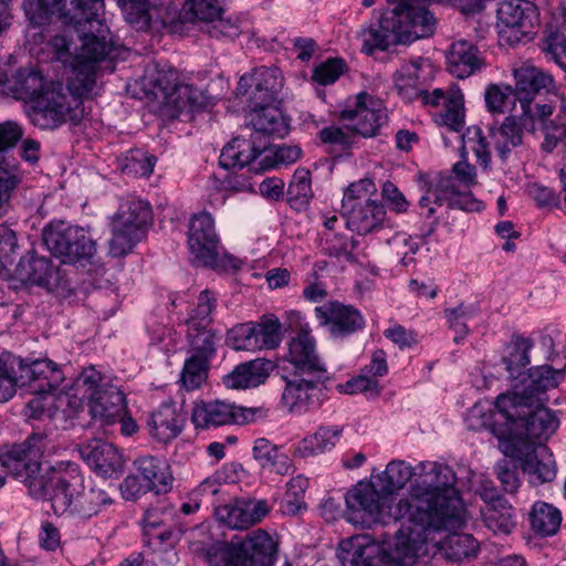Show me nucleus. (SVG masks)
Wrapping results in <instances>:
<instances>
[{
  "label": "nucleus",
  "instance_id": "obj_1",
  "mask_svg": "<svg viewBox=\"0 0 566 566\" xmlns=\"http://www.w3.org/2000/svg\"><path fill=\"white\" fill-rule=\"evenodd\" d=\"M418 479L411 486L408 497L401 499L396 509L413 510L420 518H429L449 528L464 523L465 509L454 489L457 476L453 470L438 462H421Z\"/></svg>",
  "mask_w": 566,
  "mask_h": 566
},
{
  "label": "nucleus",
  "instance_id": "obj_2",
  "mask_svg": "<svg viewBox=\"0 0 566 566\" xmlns=\"http://www.w3.org/2000/svg\"><path fill=\"white\" fill-rule=\"evenodd\" d=\"M431 0H387L388 8L378 24L365 33L364 50L373 54L391 45L410 44L428 38L436 30L437 20L428 7Z\"/></svg>",
  "mask_w": 566,
  "mask_h": 566
},
{
  "label": "nucleus",
  "instance_id": "obj_3",
  "mask_svg": "<svg viewBox=\"0 0 566 566\" xmlns=\"http://www.w3.org/2000/svg\"><path fill=\"white\" fill-rule=\"evenodd\" d=\"M565 377V369H554L548 365L528 369L522 379V388L514 385L513 392L501 394L496 398L499 412L511 421H522L524 424L558 423L556 415L543 405L535 403V396L555 388Z\"/></svg>",
  "mask_w": 566,
  "mask_h": 566
},
{
  "label": "nucleus",
  "instance_id": "obj_4",
  "mask_svg": "<svg viewBox=\"0 0 566 566\" xmlns=\"http://www.w3.org/2000/svg\"><path fill=\"white\" fill-rule=\"evenodd\" d=\"M250 124L253 127L250 142L235 137L223 147L220 166L240 168L252 164L262 153L270 150L269 137H284L290 129L289 120L273 104L264 106L251 105Z\"/></svg>",
  "mask_w": 566,
  "mask_h": 566
},
{
  "label": "nucleus",
  "instance_id": "obj_5",
  "mask_svg": "<svg viewBox=\"0 0 566 566\" xmlns=\"http://www.w3.org/2000/svg\"><path fill=\"white\" fill-rule=\"evenodd\" d=\"M497 438L499 449L505 457L520 461L521 469L533 483L551 482L556 476L554 460L539 461L536 449L544 446L553 427H491Z\"/></svg>",
  "mask_w": 566,
  "mask_h": 566
},
{
  "label": "nucleus",
  "instance_id": "obj_6",
  "mask_svg": "<svg viewBox=\"0 0 566 566\" xmlns=\"http://www.w3.org/2000/svg\"><path fill=\"white\" fill-rule=\"evenodd\" d=\"M48 446L46 433L39 431L21 444L0 449L1 465L11 474L22 478L29 494L34 499H46L54 482L55 469L51 465L43 467L38 460L45 453Z\"/></svg>",
  "mask_w": 566,
  "mask_h": 566
},
{
  "label": "nucleus",
  "instance_id": "obj_7",
  "mask_svg": "<svg viewBox=\"0 0 566 566\" xmlns=\"http://www.w3.org/2000/svg\"><path fill=\"white\" fill-rule=\"evenodd\" d=\"M452 174L439 176L436 184L430 187L424 196L419 200V207L423 210L422 214L427 219H432L428 234H431L438 224L439 218L434 217L437 207L444 203L450 209H460L464 211H479L481 202L473 198L469 191H461L455 181L458 180L463 188H470L478 184L475 167L467 161H458L452 167Z\"/></svg>",
  "mask_w": 566,
  "mask_h": 566
},
{
  "label": "nucleus",
  "instance_id": "obj_8",
  "mask_svg": "<svg viewBox=\"0 0 566 566\" xmlns=\"http://www.w3.org/2000/svg\"><path fill=\"white\" fill-rule=\"evenodd\" d=\"M45 500L51 502L54 514H70L81 518H90L113 503L109 492L101 486L85 490L82 475L61 476L57 472Z\"/></svg>",
  "mask_w": 566,
  "mask_h": 566
},
{
  "label": "nucleus",
  "instance_id": "obj_9",
  "mask_svg": "<svg viewBox=\"0 0 566 566\" xmlns=\"http://www.w3.org/2000/svg\"><path fill=\"white\" fill-rule=\"evenodd\" d=\"M396 520H405L396 531L395 544L391 551L392 559L400 566H413L417 559L426 553V544L431 533L449 527L436 524L432 517L420 518L418 512L397 510Z\"/></svg>",
  "mask_w": 566,
  "mask_h": 566
},
{
  "label": "nucleus",
  "instance_id": "obj_10",
  "mask_svg": "<svg viewBox=\"0 0 566 566\" xmlns=\"http://www.w3.org/2000/svg\"><path fill=\"white\" fill-rule=\"evenodd\" d=\"M188 243L190 253L207 268L220 272L239 268V260L227 254L219 245L213 220L207 212L196 214L191 219Z\"/></svg>",
  "mask_w": 566,
  "mask_h": 566
},
{
  "label": "nucleus",
  "instance_id": "obj_11",
  "mask_svg": "<svg viewBox=\"0 0 566 566\" xmlns=\"http://www.w3.org/2000/svg\"><path fill=\"white\" fill-rule=\"evenodd\" d=\"M347 521L361 527H369L374 523H386L387 511L391 510L389 497L378 488L374 478L360 481L353 486L345 496Z\"/></svg>",
  "mask_w": 566,
  "mask_h": 566
},
{
  "label": "nucleus",
  "instance_id": "obj_12",
  "mask_svg": "<svg viewBox=\"0 0 566 566\" xmlns=\"http://www.w3.org/2000/svg\"><path fill=\"white\" fill-rule=\"evenodd\" d=\"M151 219V210L143 200H128L120 206L113 220V237L109 253L113 256L127 254L142 239L144 228Z\"/></svg>",
  "mask_w": 566,
  "mask_h": 566
},
{
  "label": "nucleus",
  "instance_id": "obj_13",
  "mask_svg": "<svg viewBox=\"0 0 566 566\" xmlns=\"http://www.w3.org/2000/svg\"><path fill=\"white\" fill-rule=\"evenodd\" d=\"M82 116L83 108H80V102L73 98L72 103L60 83L48 86L38 98H34L30 112L32 123L42 129H54L67 119L76 122Z\"/></svg>",
  "mask_w": 566,
  "mask_h": 566
},
{
  "label": "nucleus",
  "instance_id": "obj_14",
  "mask_svg": "<svg viewBox=\"0 0 566 566\" xmlns=\"http://www.w3.org/2000/svg\"><path fill=\"white\" fill-rule=\"evenodd\" d=\"M42 238L48 250L64 263L90 260L96 252L95 242L83 228L64 222L45 227Z\"/></svg>",
  "mask_w": 566,
  "mask_h": 566
},
{
  "label": "nucleus",
  "instance_id": "obj_15",
  "mask_svg": "<svg viewBox=\"0 0 566 566\" xmlns=\"http://www.w3.org/2000/svg\"><path fill=\"white\" fill-rule=\"evenodd\" d=\"M104 7L103 0H27L25 12L36 24L56 14L65 24L82 25L94 19Z\"/></svg>",
  "mask_w": 566,
  "mask_h": 566
},
{
  "label": "nucleus",
  "instance_id": "obj_16",
  "mask_svg": "<svg viewBox=\"0 0 566 566\" xmlns=\"http://www.w3.org/2000/svg\"><path fill=\"white\" fill-rule=\"evenodd\" d=\"M126 7V19L138 29L163 27L171 32L182 31L184 9L172 0H124Z\"/></svg>",
  "mask_w": 566,
  "mask_h": 566
},
{
  "label": "nucleus",
  "instance_id": "obj_17",
  "mask_svg": "<svg viewBox=\"0 0 566 566\" xmlns=\"http://www.w3.org/2000/svg\"><path fill=\"white\" fill-rule=\"evenodd\" d=\"M12 373L14 390L28 387L36 395L55 390L64 380L62 370L50 359L12 357Z\"/></svg>",
  "mask_w": 566,
  "mask_h": 566
},
{
  "label": "nucleus",
  "instance_id": "obj_18",
  "mask_svg": "<svg viewBox=\"0 0 566 566\" xmlns=\"http://www.w3.org/2000/svg\"><path fill=\"white\" fill-rule=\"evenodd\" d=\"M155 85L163 93L161 113L168 118H178L180 115H190L192 112L206 106L202 92L189 84L177 82L175 72L159 74Z\"/></svg>",
  "mask_w": 566,
  "mask_h": 566
},
{
  "label": "nucleus",
  "instance_id": "obj_19",
  "mask_svg": "<svg viewBox=\"0 0 566 566\" xmlns=\"http://www.w3.org/2000/svg\"><path fill=\"white\" fill-rule=\"evenodd\" d=\"M340 119L347 122L346 128L365 138L374 137L387 120V112L381 101L366 92L355 97L354 107L343 109Z\"/></svg>",
  "mask_w": 566,
  "mask_h": 566
},
{
  "label": "nucleus",
  "instance_id": "obj_20",
  "mask_svg": "<svg viewBox=\"0 0 566 566\" xmlns=\"http://www.w3.org/2000/svg\"><path fill=\"white\" fill-rule=\"evenodd\" d=\"M422 63L423 59L419 57L401 64L394 74L395 88L405 101L420 98L424 105L438 106L440 97H443V90L436 88L432 93L428 92L422 76Z\"/></svg>",
  "mask_w": 566,
  "mask_h": 566
},
{
  "label": "nucleus",
  "instance_id": "obj_21",
  "mask_svg": "<svg viewBox=\"0 0 566 566\" xmlns=\"http://www.w3.org/2000/svg\"><path fill=\"white\" fill-rule=\"evenodd\" d=\"M88 408L95 421L114 424H135L127 411L125 394L115 386H103L99 390L88 394Z\"/></svg>",
  "mask_w": 566,
  "mask_h": 566
},
{
  "label": "nucleus",
  "instance_id": "obj_22",
  "mask_svg": "<svg viewBox=\"0 0 566 566\" xmlns=\"http://www.w3.org/2000/svg\"><path fill=\"white\" fill-rule=\"evenodd\" d=\"M316 317L322 325L328 326L334 337H343L361 329L365 321L352 305L339 302H327L315 308Z\"/></svg>",
  "mask_w": 566,
  "mask_h": 566
},
{
  "label": "nucleus",
  "instance_id": "obj_23",
  "mask_svg": "<svg viewBox=\"0 0 566 566\" xmlns=\"http://www.w3.org/2000/svg\"><path fill=\"white\" fill-rule=\"evenodd\" d=\"M81 457L88 467L103 478H112L124 469V459L112 443L94 439L80 446Z\"/></svg>",
  "mask_w": 566,
  "mask_h": 566
},
{
  "label": "nucleus",
  "instance_id": "obj_24",
  "mask_svg": "<svg viewBox=\"0 0 566 566\" xmlns=\"http://www.w3.org/2000/svg\"><path fill=\"white\" fill-rule=\"evenodd\" d=\"M14 277L23 284L38 285L48 291L61 283V273L52 262L43 256L30 255L20 259L14 269Z\"/></svg>",
  "mask_w": 566,
  "mask_h": 566
},
{
  "label": "nucleus",
  "instance_id": "obj_25",
  "mask_svg": "<svg viewBox=\"0 0 566 566\" xmlns=\"http://www.w3.org/2000/svg\"><path fill=\"white\" fill-rule=\"evenodd\" d=\"M239 557L249 566H273L277 556V542L265 531L254 530L244 539L237 541Z\"/></svg>",
  "mask_w": 566,
  "mask_h": 566
},
{
  "label": "nucleus",
  "instance_id": "obj_26",
  "mask_svg": "<svg viewBox=\"0 0 566 566\" xmlns=\"http://www.w3.org/2000/svg\"><path fill=\"white\" fill-rule=\"evenodd\" d=\"M75 30L81 34L82 52L76 61L81 63L97 62L104 60L111 54L112 46L105 39L106 28L99 19V11L94 19L83 21L82 25H74Z\"/></svg>",
  "mask_w": 566,
  "mask_h": 566
},
{
  "label": "nucleus",
  "instance_id": "obj_27",
  "mask_svg": "<svg viewBox=\"0 0 566 566\" xmlns=\"http://www.w3.org/2000/svg\"><path fill=\"white\" fill-rule=\"evenodd\" d=\"M249 81L254 84V91L250 96V105L264 106L274 104L283 87V78L277 67L260 66L254 69L249 76H242L239 86L248 85Z\"/></svg>",
  "mask_w": 566,
  "mask_h": 566
},
{
  "label": "nucleus",
  "instance_id": "obj_28",
  "mask_svg": "<svg viewBox=\"0 0 566 566\" xmlns=\"http://www.w3.org/2000/svg\"><path fill=\"white\" fill-rule=\"evenodd\" d=\"M536 9L533 3L525 0H510L501 3L496 13L499 23L510 29L511 36L520 40L534 32Z\"/></svg>",
  "mask_w": 566,
  "mask_h": 566
},
{
  "label": "nucleus",
  "instance_id": "obj_29",
  "mask_svg": "<svg viewBox=\"0 0 566 566\" xmlns=\"http://www.w3.org/2000/svg\"><path fill=\"white\" fill-rule=\"evenodd\" d=\"M274 368L271 360L253 359L241 363L228 375L223 376V385L230 389H249L263 384Z\"/></svg>",
  "mask_w": 566,
  "mask_h": 566
},
{
  "label": "nucleus",
  "instance_id": "obj_30",
  "mask_svg": "<svg viewBox=\"0 0 566 566\" xmlns=\"http://www.w3.org/2000/svg\"><path fill=\"white\" fill-rule=\"evenodd\" d=\"M514 78L516 92L524 99L555 88L554 78L549 73L528 63H523L514 70Z\"/></svg>",
  "mask_w": 566,
  "mask_h": 566
},
{
  "label": "nucleus",
  "instance_id": "obj_31",
  "mask_svg": "<svg viewBox=\"0 0 566 566\" xmlns=\"http://www.w3.org/2000/svg\"><path fill=\"white\" fill-rule=\"evenodd\" d=\"M447 61L448 71L458 78L469 77L483 65L478 48L465 40L451 45Z\"/></svg>",
  "mask_w": 566,
  "mask_h": 566
},
{
  "label": "nucleus",
  "instance_id": "obj_32",
  "mask_svg": "<svg viewBox=\"0 0 566 566\" xmlns=\"http://www.w3.org/2000/svg\"><path fill=\"white\" fill-rule=\"evenodd\" d=\"M135 464L149 491L159 494L167 493L171 489L174 478L166 460L146 455L137 459Z\"/></svg>",
  "mask_w": 566,
  "mask_h": 566
},
{
  "label": "nucleus",
  "instance_id": "obj_33",
  "mask_svg": "<svg viewBox=\"0 0 566 566\" xmlns=\"http://www.w3.org/2000/svg\"><path fill=\"white\" fill-rule=\"evenodd\" d=\"M342 213L347 217V224L363 234L369 233L379 227L385 218L382 205L369 199L365 200L364 206L353 203L346 209H342Z\"/></svg>",
  "mask_w": 566,
  "mask_h": 566
},
{
  "label": "nucleus",
  "instance_id": "obj_34",
  "mask_svg": "<svg viewBox=\"0 0 566 566\" xmlns=\"http://www.w3.org/2000/svg\"><path fill=\"white\" fill-rule=\"evenodd\" d=\"M290 357L302 373L326 375L324 365L315 354V343L308 333L302 332L290 343Z\"/></svg>",
  "mask_w": 566,
  "mask_h": 566
},
{
  "label": "nucleus",
  "instance_id": "obj_35",
  "mask_svg": "<svg viewBox=\"0 0 566 566\" xmlns=\"http://www.w3.org/2000/svg\"><path fill=\"white\" fill-rule=\"evenodd\" d=\"M532 346L533 343L530 339L520 336L513 337L506 345L500 365L503 366L511 380H516L524 375V370L530 364L528 353Z\"/></svg>",
  "mask_w": 566,
  "mask_h": 566
},
{
  "label": "nucleus",
  "instance_id": "obj_36",
  "mask_svg": "<svg viewBox=\"0 0 566 566\" xmlns=\"http://www.w3.org/2000/svg\"><path fill=\"white\" fill-rule=\"evenodd\" d=\"M326 378V375L312 374L311 378H294L286 380L282 395V402L289 411H300L310 400V390H313Z\"/></svg>",
  "mask_w": 566,
  "mask_h": 566
},
{
  "label": "nucleus",
  "instance_id": "obj_37",
  "mask_svg": "<svg viewBox=\"0 0 566 566\" xmlns=\"http://www.w3.org/2000/svg\"><path fill=\"white\" fill-rule=\"evenodd\" d=\"M418 467L412 469L411 465L402 460H394L389 462L386 470L374 476L378 483V488L389 497L397 491L401 490L415 475L418 478Z\"/></svg>",
  "mask_w": 566,
  "mask_h": 566
},
{
  "label": "nucleus",
  "instance_id": "obj_38",
  "mask_svg": "<svg viewBox=\"0 0 566 566\" xmlns=\"http://www.w3.org/2000/svg\"><path fill=\"white\" fill-rule=\"evenodd\" d=\"M191 419L195 424H234V405L214 400L193 407Z\"/></svg>",
  "mask_w": 566,
  "mask_h": 566
},
{
  "label": "nucleus",
  "instance_id": "obj_39",
  "mask_svg": "<svg viewBox=\"0 0 566 566\" xmlns=\"http://www.w3.org/2000/svg\"><path fill=\"white\" fill-rule=\"evenodd\" d=\"M490 137L504 160L513 148L523 143L521 124L515 116H507L499 128L490 129Z\"/></svg>",
  "mask_w": 566,
  "mask_h": 566
},
{
  "label": "nucleus",
  "instance_id": "obj_40",
  "mask_svg": "<svg viewBox=\"0 0 566 566\" xmlns=\"http://www.w3.org/2000/svg\"><path fill=\"white\" fill-rule=\"evenodd\" d=\"M96 70L97 65L92 62L81 63L76 61L73 69V76L67 83V95L71 102L76 98L82 105V98L92 95L96 86Z\"/></svg>",
  "mask_w": 566,
  "mask_h": 566
},
{
  "label": "nucleus",
  "instance_id": "obj_41",
  "mask_svg": "<svg viewBox=\"0 0 566 566\" xmlns=\"http://www.w3.org/2000/svg\"><path fill=\"white\" fill-rule=\"evenodd\" d=\"M442 555L451 562H462L474 556L478 552V541L467 533H450L440 541Z\"/></svg>",
  "mask_w": 566,
  "mask_h": 566
},
{
  "label": "nucleus",
  "instance_id": "obj_42",
  "mask_svg": "<svg viewBox=\"0 0 566 566\" xmlns=\"http://www.w3.org/2000/svg\"><path fill=\"white\" fill-rule=\"evenodd\" d=\"M532 530L541 536H552L557 533L562 523V514L555 506L536 502L530 513Z\"/></svg>",
  "mask_w": 566,
  "mask_h": 566
},
{
  "label": "nucleus",
  "instance_id": "obj_43",
  "mask_svg": "<svg viewBox=\"0 0 566 566\" xmlns=\"http://www.w3.org/2000/svg\"><path fill=\"white\" fill-rule=\"evenodd\" d=\"M343 562H349L352 566H381L376 557L378 547L364 545L359 538H350L340 543Z\"/></svg>",
  "mask_w": 566,
  "mask_h": 566
},
{
  "label": "nucleus",
  "instance_id": "obj_44",
  "mask_svg": "<svg viewBox=\"0 0 566 566\" xmlns=\"http://www.w3.org/2000/svg\"><path fill=\"white\" fill-rule=\"evenodd\" d=\"M440 104L444 106V111L441 114L443 125L459 132L464 122L463 95L460 88L451 86L447 92L443 91Z\"/></svg>",
  "mask_w": 566,
  "mask_h": 566
},
{
  "label": "nucleus",
  "instance_id": "obj_45",
  "mask_svg": "<svg viewBox=\"0 0 566 566\" xmlns=\"http://www.w3.org/2000/svg\"><path fill=\"white\" fill-rule=\"evenodd\" d=\"M214 515L219 522L233 530H245L253 525L252 515L244 500L217 506Z\"/></svg>",
  "mask_w": 566,
  "mask_h": 566
},
{
  "label": "nucleus",
  "instance_id": "obj_46",
  "mask_svg": "<svg viewBox=\"0 0 566 566\" xmlns=\"http://www.w3.org/2000/svg\"><path fill=\"white\" fill-rule=\"evenodd\" d=\"M307 486L308 481L303 475H297L287 482L285 495L280 504L283 514L294 516L306 510L304 494Z\"/></svg>",
  "mask_w": 566,
  "mask_h": 566
},
{
  "label": "nucleus",
  "instance_id": "obj_47",
  "mask_svg": "<svg viewBox=\"0 0 566 566\" xmlns=\"http://www.w3.org/2000/svg\"><path fill=\"white\" fill-rule=\"evenodd\" d=\"M22 181V174L19 166L0 161V217L9 209L12 195Z\"/></svg>",
  "mask_w": 566,
  "mask_h": 566
},
{
  "label": "nucleus",
  "instance_id": "obj_48",
  "mask_svg": "<svg viewBox=\"0 0 566 566\" xmlns=\"http://www.w3.org/2000/svg\"><path fill=\"white\" fill-rule=\"evenodd\" d=\"M339 434L340 430H334L332 427H318L315 433L301 441L298 451L304 457L322 453L335 446Z\"/></svg>",
  "mask_w": 566,
  "mask_h": 566
},
{
  "label": "nucleus",
  "instance_id": "obj_49",
  "mask_svg": "<svg viewBox=\"0 0 566 566\" xmlns=\"http://www.w3.org/2000/svg\"><path fill=\"white\" fill-rule=\"evenodd\" d=\"M223 9L218 0H188L184 6V18L186 22H201L206 25L222 14Z\"/></svg>",
  "mask_w": 566,
  "mask_h": 566
},
{
  "label": "nucleus",
  "instance_id": "obj_50",
  "mask_svg": "<svg viewBox=\"0 0 566 566\" xmlns=\"http://www.w3.org/2000/svg\"><path fill=\"white\" fill-rule=\"evenodd\" d=\"M255 339L259 342V349H273L279 346L282 339L281 323L272 314L263 315L260 322L254 324Z\"/></svg>",
  "mask_w": 566,
  "mask_h": 566
},
{
  "label": "nucleus",
  "instance_id": "obj_51",
  "mask_svg": "<svg viewBox=\"0 0 566 566\" xmlns=\"http://www.w3.org/2000/svg\"><path fill=\"white\" fill-rule=\"evenodd\" d=\"M157 158L142 149H130L122 165V171L134 177H149L154 170Z\"/></svg>",
  "mask_w": 566,
  "mask_h": 566
},
{
  "label": "nucleus",
  "instance_id": "obj_52",
  "mask_svg": "<svg viewBox=\"0 0 566 566\" xmlns=\"http://www.w3.org/2000/svg\"><path fill=\"white\" fill-rule=\"evenodd\" d=\"M483 520L493 533L509 534L515 526L512 516V506L509 502L501 505L486 506L483 511Z\"/></svg>",
  "mask_w": 566,
  "mask_h": 566
},
{
  "label": "nucleus",
  "instance_id": "obj_53",
  "mask_svg": "<svg viewBox=\"0 0 566 566\" xmlns=\"http://www.w3.org/2000/svg\"><path fill=\"white\" fill-rule=\"evenodd\" d=\"M188 337L193 356L209 360L216 354V334L208 326H188Z\"/></svg>",
  "mask_w": 566,
  "mask_h": 566
},
{
  "label": "nucleus",
  "instance_id": "obj_54",
  "mask_svg": "<svg viewBox=\"0 0 566 566\" xmlns=\"http://www.w3.org/2000/svg\"><path fill=\"white\" fill-rule=\"evenodd\" d=\"M544 134L542 149L552 153L558 145L566 149V111L557 114L552 120L543 122L539 128Z\"/></svg>",
  "mask_w": 566,
  "mask_h": 566
},
{
  "label": "nucleus",
  "instance_id": "obj_55",
  "mask_svg": "<svg viewBox=\"0 0 566 566\" xmlns=\"http://www.w3.org/2000/svg\"><path fill=\"white\" fill-rule=\"evenodd\" d=\"M210 361L200 356L191 355L184 365L180 380L185 388L193 390L199 388L208 377Z\"/></svg>",
  "mask_w": 566,
  "mask_h": 566
},
{
  "label": "nucleus",
  "instance_id": "obj_56",
  "mask_svg": "<svg viewBox=\"0 0 566 566\" xmlns=\"http://www.w3.org/2000/svg\"><path fill=\"white\" fill-rule=\"evenodd\" d=\"M48 86L39 72L32 70H19L15 75L14 90L21 97L30 98L32 104Z\"/></svg>",
  "mask_w": 566,
  "mask_h": 566
},
{
  "label": "nucleus",
  "instance_id": "obj_57",
  "mask_svg": "<svg viewBox=\"0 0 566 566\" xmlns=\"http://www.w3.org/2000/svg\"><path fill=\"white\" fill-rule=\"evenodd\" d=\"M226 343L235 350H252L258 348L259 342L255 339L254 324H239L228 331Z\"/></svg>",
  "mask_w": 566,
  "mask_h": 566
},
{
  "label": "nucleus",
  "instance_id": "obj_58",
  "mask_svg": "<svg viewBox=\"0 0 566 566\" xmlns=\"http://www.w3.org/2000/svg\"><path fill=\"white\" fill-rule=\"evenodd\" d=\"M289 201L292 205L305 206L313 197L310 171L296 170L287 188Z\"/></svg>",
  "mask_w": 566,
  "mask_h": 566
},
{
  "label": "nucleus",
  "instance_id": "obj_59",
  "mask_svg": "<svg viewBox=\"0 0 566 566\" xmlns=\"http://www.w3.org/2000/svg\"><path fill=\"white\" fill-rule=\"evenodd\" d=\"M493 473L505 493L514 494L517 492L521 480L517 465L512 460L504 458L497 461L493 468Z\"/></svg>",
  "mask_w": 566,
  "mask_h": 566
},
{
  "label": "nucleus",
  "instance_id": "obj_60",
  "mask_svg": "<svg viewBox=\"0 0 566 566\" xmlns=\"http://www.w3.org/2000/svg\"><path fill=\"white\" fill-rule=\"evenodd\" d=\"M206 558L211 566H229L238 560L237 542H217L206 549Z\"/></svg>",
  "mask_w": 566,
  "mask_h": 566
},
{
  "label": "nucleus",
  "instance_id": "obj_61",
  "mask_svg": "<svg viewBox=\"0 0 566 566\" xmlns=\"http://www.w3.org/2000/svg\"><path fill=\"white\" fill-rule=\"evenodd\" d=\"M339 392L354 395L357 392H364L368 398H376L380 395V386L377 379L370 378L361 371L360 375L354 377L337 386Z\"/></svg>",
  "mask_w": 566,
  "mask_h": 566
},
{
  "label": "nucleus",
  "instance_id": "obj_62",
  "mask_svg": "<svg viewBox=\"0 0 566 566\" xmlns=\"http://www.w3.org/2000/svg\"><path fill=\"white\" fill-rule=\"evenodd\" d=\"M217 298L212 292L205 290L198 297L196 308L188 319V326H208L211 319V313L216 308Z\"/></svg>",
  "mask_w": 566,
  "mask_h": 566
},
{
  "label": "nucleus",
  "instance_id": "obj_63",
  "mask_svg": "<svg viewBox=\"0 0 566 566\" xmlns=\"http://www.w3.org/2000/svg\"><path fill=\"white\" fill-rule=\"evenodd\" d=\"M326 244L329 255L350 263L359 262L358 253H356L359 245L358 240L354 238L344 239L335 235L333 239L326 240Z\"/></svg>",
  "mask_w": 566,
  "mask_h": 566
},
{
  "label": "nucleus",
  "instance_id": "obj_64",
  "mask_svg": "<svg viewBox=\"0 0 566 566\" xmlns=\"http://www.w3.org/2000/svg\"><path fill=\"white\" fill-rule=\"evenodd\" d=\"M387 243L389 247L388 253L392 259L399 260L405 266L413 261L412 256L408 258V255L415 254L418 247L406 234L397 233L390 238Z\"/></svg>",
  "mask_w": 566,
  "mask_h": 566
}]
</instances>
